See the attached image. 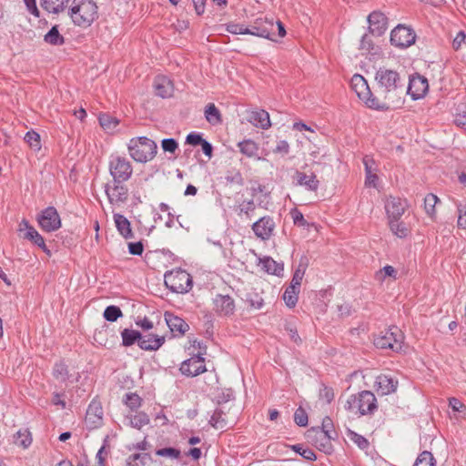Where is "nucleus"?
I'll return each mask as SVG.
<instances>
[{"mask_svg":"<svg viewBox=\"0 0 466 466\" xmlns=\"http://www.w3.org/2000/svg\"><path fill=\"white\" fill-rule=\"evenodd\" d=\"M294 178L297 185L305 187L309 191L316 192L319 187V181L314 173L308 175L304 172L296 171Z\"/></svg>","mask_w":466,"mask_h":466,"instance_id":"b1692460","label":"nucleus"},{"mask_svg":"<svg viewBox=\"0 0 466 466\" xmlns=\"http://www.w3.org/2000/svg\"><path fill=\"white\" fill-rule=\"evenodd\" d=\"M32 442L31 434L27 430L18 431L14 435V443L17 446L27 448Z\"/></svg>","mask_w":466,"mask_h":466,"instance_id":"58836bf2","label":"nucleus"},{"mask_svg":"<svg viewBox=\"0 0 466 466\" xmlns=\"http://www.w3.org/2000/svg\"><path fill=\"white\" fill-rule=\"evenodd\" d=\"M273 152L276 154H280L282 156L289 154V143L286 140H279L277 143V146L274 148Z\"/></svg>","mask_w":466,"mask_h":466,"instance_id":"e2e57ef3","label":"nucleus"},{"mask_svg":"<svg viewBox=\"0 0 466 466\" xmlns=\"http://www.w3.org/2000/svg\"><path fill=\"white\" fill-rule=\"evenodd\" d=\"M24 238H26L35 244L37 241L42 243L43 237L35 230V228H29V231L24 234Z\"/></svg>","mask_w":466,"mask_h":466,"instance_id":"0e129e2a","label":"nucleus"},{"mask_svg":"<svg viewBox=\"0 0 466 466\" xmlns=\"http://www.w3.org/2000/svg\"><path fill=\"white\" fill-rule=\"evenodd\" d=\"M348 411L364 416L372 414L378 408L377 399L370 390H363L358 394L350 395L344 405Z\"/></svg>","mask_w":466,"mask_h":466,"instance_id":"7ed1b4c3","label":"nucleus"},{"mask_svg":"<svg viewBox=\"0 0 466 466\" xmlns=\"http://www.w3.org/2000/svg\"><path fill=\"white\" fill-rule=\"evenodd\" d=\"M114 221L119 234L126 239L132 238L134 237L131 229V224L129 220L121 214L114 215Z\"/></svg>","mask_w":466,"mask_h":466,"instance_id":"cd10ccee","label":"nucleus"},{"mask_svg":"<svg viewBox=\"0 0 466 466\" xmlns=\"http://www.w3.org/2000/svg\"><path fill=\"white\" fill-rule=\"evenodd\" d=\"M371 162H372V160L368 156H366L363 158V164L365 166V171H366V181H365V183L368 186L375 187L376 186L375 182L378 179V176L376 174L372 173L371 166H370Z\"/></svg>","mask_w":466,"mask_h":466,"instance_id":"c03bdc74","label":"nucleus"},{"mask_svg":"<svg viewBox=\"0 0 466 466\" xmlns=\"http://www.w3.org/2000/svg\"><path fill=\"white\" fill-rule=\"evenodd\" d=\"M165 342L164 336L147 334L141 335L139 339V347L144 350H157Z\"/></svg>","mask_w":466,"mask_h":466,"instance_id":"393cba45","label":"nucleus"},{"mask_svg":"<svg viewBox=\"0 0 466 466\" xmlns=\"http://www.w3.org/2000/svg\"><path fill=\"white\" fill-rule=\"evenodd\" d=\"M403 334L397 326H391L375 337L374 345L381 350L400 352L402 350Z\"/></svg>","mask_w":466,"mask_h":466,"instance_id":"39448f33","label":"nucleus"},{"mask_svg":"<svg viewBox=\"0 0 466 466\" xmlns=\"http://www.w3.org/2000/svg\"><path fill=\"white\" fill-rule=\"evenodd\" d=\"M154 86L156 95L166 98L172 96L173 85L172 82L164 76H158L155 78Z\"/></svg>","mask_w":466,"mask_h":466,"instance_id":"bb28decb","label":"nucleus"},{"mask_svg":"<svg viewBox=\"0 0 466 466\" xmlns=\"http://www.w3.org/2000/svg\"><path fill=\"white\" fill-rule=\"evenodd\" d=\"M413 466H436V460L431 452L424 451L419 454Z\"/></svg>","mask_w":466,"mask_h":466,"instance_id":"ea45409f","label":"nucleus"},{"mask_svg":"<svg viewBox=\"0 0 466 466\" xmlns=\"http://www.w3.org/2000/svg\"><path fill=\"white\" fill-rule=\"evenodd\" d=\"M248 35H252L255 36L273 40L275 36V23L273 19H268L267 17L257 18L249 26H248Z\"/></svg>","mask_w":466,"mask_h":466,"instance_id":"9d476101","label":"nucleus"},{"mask_svg":"<svg viewBox=\"0 0 466 466\" xmlns=\"http://www.w3.org/2000/svg\"><path fill=\"white\" fill-rule=\"evenodd\" d=\"M164 316L166 323L172 333L182 336L189 329V326L183 319L173 313L167 311Z\"/></svg>","mask_w":466,"mask_h":466,"instance_id":"412c9836","label":"nucleus"},{"mask_svg":"<svg viewBox=\"0 0 466 466\" xmlns=\"http://www.w3.org/2000/svg\"><path fill=\"white\" fill-rule=\"evenodd\" d=\"M205 117L211 125H218L222 122V117L218 107L210 103L206 106Z\"/></svg>","mask_w":466,"mask_h":466,"instance_id":"72a5a7b5","label":"nucleus"},{"mask_svg":"<svg viewBox=\"0 0 466 466\" xmlns=\"http://www.w3.org/2000/svg\"><path fill=\"white\" fill-rule=\"evenodd\" d=\"M127 149L136 162L147 163L155 157L157 146L155 141L147 137H137L129 140Z\"/></svg>","mask_w":466,"mask_h":466,"instance_id":"20e7f679","label":"nucleus"},{"mask_svg":"<svg viewBox=\"0 0 466 466\" xmlns=\"http://www.w3.org/2000/svg\"><path fill=\"white\" fill-rule=\"evenodd\" d=\"M285 329L288 332L290 339L294 341L297 345H300L302 343V339L299 337L297 328L294 325L287 324Z\"/></svg>","mask_w":466,"mask_h":466,"instance_id":"052dcab7","label":"nucleus"},{"mask_svg":"<svg viewBox=\"0 0 466 466\" xmlns=\"http://www.w3.org/2000/svg\"><path fill=\"white\" fill-rule=\"evenodd\" d=\"M238 147L239 151L248 157H254L258 152V144L251 139H246L238 143Z\"/></svg>","mask_w":466,"mask_h":466,"instance_id":"7c9ffc66","label":"nucleus"},{"mask_svg":"<svg viewBox=\"0 0 466 466\" xmlns=\"http://www.w3.org/2000/svg\"><path fill=\"white\" fill-rule=\"evenodd\" d=\"M54 378L60 381L66 382L69 377L67 366L63 362H56L53 368Z\"/></svg>","mask_w":466,"mask_h":466,"instance_id":"4c0bfd02","label":"nucleus"},{"mask_svg":"<svg viewBox=\"0 0 466 466\" xmlns=\"http://www.w3.org/2000/svg\"><path fill=\"white\" fill-rule=\"evenodd\" d=\"M123 313L119 307L117 306H108L104 310L103 316L104 318L110 322L116 321L118 318L122 317Z\"/></svg>","mask_w":466,"mask_h":466,"instance_id":"a18cd8bd","label":"nucleus"},{"mask_svg":"<svg viewBox=\"0 0 466 466\" xmlns=\"http://www.w3.org/2000/svg\"><path fill=\"white\" fill-rule=\"evenodd\" d=\"M97 9L93 0H73L68 14L76 26L87 28L97 19Z\"/></svg>","mask_w":466,"mask_h":466,"instance_id":"f03ea898","label":"nucleus"},{"mask_svg":"<svg viewBox=\"0 0 466 466\" xmlns=\"http://www.w3.org/2000/svg\"><path fill=\"white\" fill-rule=\"evenodd\" d=\"M462 45H466V34L461 31L453 39L452 46L455 50H458L462 46Z\"/></svg>","mask_w":466,"mask_h":466,"instance_id":"69168bd1","label":"nucleus"},{"mask_svg":"<svg viewBox=\"0 0 466 466\" xmlns=\"http://www.w3.org/2000/svg\"><path fill=\"white\" fill-rule=\"evenodd\" d=\"M376 390L381 395H388L396 391L398 380L385 374H380L376 378Z\"/></svg>","mask_w":466,"mask_h":466,"instance_id":"4be33fe9","label":"nucleus"},{"mask_svg":"<svg viewBox=\"0 0 466 466\" xmlns=\"http://www.w3.org/2000/svg\"><path fill=\"white\" fill-rule=\"evenodd\" d=\"M369 30L372 35H381L387 30V17L379 11L370 13L368 16Z\"/></svg>","mask_w":466,"mask_h":466,"instance_id":"a211bd4d","label":"nucleus"},{"mask_svg":"<svg viewBox=\"0 0 466 466\" xmlns=\"http://www.w3.org/2000/svg\"><path fill=\"white\" fill-rule=\"evenodd\" d=\"M429 90L428 79L420 75L414 74L410 76L409 86L406 93L409 94L413 100H418L425 96Z\"/></svg>","mask_w":466,"mask_h":466,"instance_id":"f8f14e48","label":"nucleus"},{"mask_svg":"<svg viewBox=\"0 0 466 466\" xmlns=\"http://www.w3.org/2000/svg\"><path fill=\"white\" fill-rule=\"evenodd\" d=\"M308 438L311 440L314 445L325 453H330L332 451L331 441L336 438L329 435V433H323V431H319L314 427L309 430Z\"/></svg>","mask_w":466,"mask_h":466,"instance_id":"dca6fc26","label":"nucleus"},{"mask_svg":"<svg viewBox=\"0 0 466 466\" xmlns=\"http://www.w3.org/2000/svg\"><path fill=\"white\" fill-rule=\"evenodd\" d=\"M292 450L299 453L304 459L308 461H315L317 458L315 452L311 449H303L299 444L293 445Z\"/></svg>","mask_w":466,"mask_h":466,"instance_id":"864d4df0","label":"nucleus"},{"mask_svg":"<svg viewBox=\"0 0 466 466\" xmlns=\"http://www.w3.org/2000/svg\"><path fill=\"white\" fill-rule=\"evenodd\" d=\"M334 397L335 394L333 389L323 384L319 392V400L329 404L334 400Z\"/></svg>","mask_w":466,"mask_h":466,"instance_id":"3c124183","label":"nucleus"},{"mask_svg":"<svg viewBox=\"0 0 466 466\" xmlns=\"http://www.w3.org/2000/svg\"><path fill=\"white\" fill-rule=\"evenodd\" d=\"M294 421L300 427H305L308 424V414L306 410L299 407L294 413Z\"/></svg>","mask_w":466,"mask_h":466,"instance_id":"603ef678","label":"nucleus"},{"mask_svg":"<svg viewBox=\"0 0 466 466\" xmlns=\"http://www.w3.org/2000/svg\"><path fill=\"white\" fill-rule=\"evenodd\" d=\"M248 121L261 129H268L271 126L269 115L263 109L250 112Z\"/></svg>","mask_w":466,"mask_h":466,"instance_id":"a878e982","label":"nucleus"},{"mask_svg":"<svg viewBox=\"0 0 466 466\" xmlns=\"http://www.w3.org/2000/svg\"><path fill=\"white\" fill-rule=\"evenodd\" d=\"M416 34L410 27L399 25L390 34V42L393 46L400 48H406L415 43Z\"/></svg>","mask_w":466,"mask_h":466,"instance_id":"1a4fd4ad","label":"nucleus"},{"mask_svg":"<svg viewBox=\"0 0 466 466\" xmlns=\"http://www.w3.org/2000/svg\"><path fill=\"white\" fill-rule=\"evenodd\" d=\"M319 431H323V433H329V435L337 438L338 434L336 431L334 430L333 421L329 417H325L322 420V423L320 427H317Z\"/></svg>","mask_w":466,"mask_h":466,"instance_id":"09e8293b","label":"nucleus"},{"mask_svg":"<svg viewBox=\"0 0 466 466\" xmlns=\"http://www.w3.org/2000/svg\"><path fill=\"white\" fill-rule=\"evenodd\" d=\"M69 0H41V6L48 13L59 14L63 12Z\"/></svg>","mask_w":466,"mask_h":466,"instance_id":"c85d7f7f","label":"nucleus"},{"mask_svg":"<svg viewBox=\"0 0 466 466\" xmlns=\"http://www.w3.org/2000/svg\"><path fill=\"white\" fill-rule=\"evenodd\" d=\"M396 269L392 266L387 265L376 273V278L377 279L383 281L385 277L396 279Z\"/></svg>","mask_w":466,"mask_h":466,"instance_id":"5fc2aeb1","label":"nucleus"},{"mask_svg":"<svg viewBox=\"0 0 466 466\" xmlns=\"http://www.w3.org/2000/svg\"><path fill=\"white\" fill-rule=\"evenodd\" d=\"M161 147L165 152L175 153L178 144L174 138H165L161 142Z\"/></svg>","mask_w":466,"mask_h":466,"instance_id":"bf43d9fd","label":"nucleus"},{"mask_svg":"<svg viewBox=\"0 0 466 466\" xmlns=\"http://www.w3.org/2000/svg\"><path fill=\"white\" fill-rule=\"evenodd\" d=\"M144 246L142 242H131L128 244V251L132 255L140 256L143 253Z\"/></svg>","mask_w":466,"mask_h":466,"instance_id":"774afa93","label":"nucleus"},{"mask_svg":"<svg viewBox=\"0 0 466 466\" xmlns=\"http://www.w3.org/2000/svg\"><path fill=\"white\" fill-rule=\"evenodd\" d=\"M123 183L113 180L112 184L106 183L105 185V192L110 204H120L127 201L128 189Z\"/></svg>","mask_w":466,"mask_h":466,"instance_id":"2eb2a0df","label":"nucleus"},{"mask_svg":"<svg viewBox=\"0 0 466 466\" xmlns=\"http://www.w3.org/2000/svg\"><path fill=\"white\" fill-rule=\"evenodd\" d=\"M275 229V222L269 216L260 218L252 225V230L255 235L262 240L271 238Z\"/></svg>","mask_w":466,"mask_h":466,"instance_id":"f3484780","label":"nucleus"},{"mask_svg":"<svg viewBox=\"0 0 466 466\" xmlns=\"http://www.w3.org/2000/svg\"><path fill=\"white\" fill-rule=\"evenodd\" d=\"M103 414V408L100 402L93 400L86 410L85 418L86 423L90 428H97L102 424Z\"/></svg>","mask_w":466,"mask_h":466,"instance_id":"6ab92c4d","label":"nucleus"},{"mask_svg":"<svg viewBox=\"0 0 466 466\" xmlns=\"http://www.w3.org/2000/svg\"><path fill=\"white\" fill-rule=\"evenodd\" d=\"M227 31L233 35H248V26L242 24H228L227 25Z\"/></svg>","mask_w":466,"mask_h":466,"instance_id":"6e6d98bb","label":"nucleus"},{"mask_svg":"<svg viewBox=\"0 0 466 466\" xmlns=\"http://www.w3.org/2000/svg\"><path fill=\"white\" fill-rule=\"evenodd\" d=\"M306 268H307V265H304L301 263L299 265V267L297 268V269L295 270V272L293 274V277H292V279H291V282L289 285L290 287H293L294 289L299 290L301 281H302L305 272H306Z\"/></svg>","mask_w":466,"mask_h":466,"instance_id":"37998d69","label":"nucleus"},{"mask_svg":"<svg viewBox=\"0 0 466 466\" xmlns=\"http://www.w3.org/2000/svg\"><path fill=\"white\" fill-rule=\"evenodd\" d=\"M124 402L133 411L141 405V398L136 393H127Z\"/></svg>","mask_w":466,"mask_h":466,"instance_id":"8fccbe9b","label":"nucleus"},{"mask_svg":"<svg viewBox=\"0 0 466 466\" xmlns=\"http://www.w3.org/2000/svg\"><path fill=\"white\" fill-rule=\"evenodd\" d=\"M399 220L400 219H390V228L394 235L399 238H404L407 236L409 229L402 222H399Z\"/></svg>","mask_w":466,"mask_h":466,"instance_id":"79ce46f5","label":"nucleus"},{"mask_svg":"<svg viewBox=\"0 0 466 466\" xmlns=\"http://www.w3.org/2000/svg\"><path fill=\"white\" fill-rule=\"evenodd\" d=\"M44 41L51 46H62L65 44V37L59 33L58 26L54 25L44 35Z\"/></svg>","mask_w":466,"mask_h":466,"instance_id":"2f4dec72","label":"nucleus"},{"mask_svg":"<svg viewBox=\"0 0 466 466\" xmlns=\"http://www.w3.org/2000/svg\"><path fill=\"white\" fill-rule=\"evenodd\" d=\"M140 336L141 333L137 330L130 329H123L121 332L123 346L129 347L133 345L136 341H137V344L139 345Z\"/></svg>","mask_w":466,"mask_h":466,"instance_id":"c9c22d12","label":"nucleus"},{"mask_svg":"<svg viewBox=\"0 0 466 466\" xmlns=\"http://www.w3.org/2000/svg\"><path fill=\"white\" fill-rule=\"evenodd\" d=\"M458 208V227L466 230V206L460 204Z\"/></svg>","mask_w":466,"mask_h":466,"instance_id":"680f3d73","label":"nucleus"},{"mask_svg":"<svg viewBox=\"0 0 466 466\" xmlns=\"http://www.w3.org/2000/svg\"><path fill=\"white\" fill-rule=\"evenodd\" d=\"M290 216H291L295 225H297L299 227H303V228L308 226V222L304 218L303 214L299 209H297V208L291 209Z\"/></svg>","mask_w":466,"mask_h":466,"instance_id":"13d9d810","label":"nucleus"},{"mask_svg":"<svg viewBox=\"0 0 466 466\" xmlns=\"http://www.w3.org/2000/svg\"><path fill=\"white\" fill-rule=\"evenodd\" d=\"M248 301L251 308L255 309H260L264 305V300L258 294H255L254 297L250 296L248 299Z\"/></svg>","mask_w":466,"mask_h":466,"instance_id":"338daca9","label":"nucleus"},{"mask_svg":"<svg viewBox=\"0 0 466 466\" xmlns=\"http://www.w3.org/2000/svg\"><path fill=\"white\" fill-rule=\"evenodd\" d=\"M109 172L116 182H125L131 177L133 167L127 158L116 156L109 161Z\"/></svg>","mask_w":466,"mask_h":466,"instance_id":"6e6552de","label":"nucleus"},{"mask_svg":"<svg viewBox=\"0 0 466 466\" xmlns=\"http://www.w3.org/2000/svg\"><path fill=\"white\" fill-rule=\"evenodd\" d=\"M125 420L134 428L141 429L149 423V418L145 412L129 413L126 416Z\"/></svg>","mask_w":466,"mask_h":466,"instance_id":"c756f323","label":"nucleus"},{"mask_svg":"<svg viewBox=\"0 0 466 466\" xmlns=\"http://www.w3.org/2000/svg\"><path fill=\"white\" fill-rule=\"evenodd\" d=\"M377 83L376 104L377 110H389L400 107L403 102L405 92L404 83L397 71L380 67L375 74Z\"/></svg>","mask_w":466,"mask_h":466,"instance_id":"f257e3e1","label":"nucleus"},{"mask_svg":"<svg viewBox=\"0 0 466 466\" xmlns=\"http://www.w3.org/2000/svg\"><path fill=\"white\" fill-rule=\"evenodd\" d=\"M98 120L101 127L106 131L114 130L119 124V120L109 114H101Z\"/></svg>","mask_w":466,"mask_h":466,"instance_id":"e433bc0d","label":"nucleus"},{"mask_svg":"<svg viewBox=\"0 0 466 466\" xmlns=\"http://www.w3.org/2000/svg\"><path fill=\"white\" fill-rule=\"evenodd\" d=\"M209 424L217 430L224 431L234 425V419H229L228 415L219 408L215 410L209 420Z\"/></svg>","mask_w":466,"mask_h":466,"instance_id":"5701e85b","label":"nucleus"},{"mask_svg":"<svg viewBox=\"0 0 466 466\" xmlns=\"http://www.w3.org/2000/svg\"><path fill=\"white\" fill-rule=\"evenodd\" d=\"M167 289L176 293H187L192 288V278L189 273L181 268L167 271L164 276Z\"/></svg>","mask_w":466,"mask_h":466,"instance_id":"423d86ee","label":"nucleus"},{"mask_svg":"<svg viewBox=\"0 0 466 466\" xmlns=\"http://www.w3.org/2000/svg\"><path fill=\"white\" fill-rule=\"evenodd\" d=\"M151 461L148 453H135L127 459L126 466H147Z\"/></svg>","mask_w":466,"mask_h":466,"instance_id":"473e14b6","label":"nucleus"},{"mask_svg":"<svg viewBox=\"0 0 466 466\" xmlns=\"http://www.w3.org/2000/svg\"><path fill=\"white\" fill-rule=\"evenodd\" d=\"M205 351H198L197 355H194L190 359L184 360L180 366V371L182 374L195 377L206 371L205 360L202 355Z\"/></svg>","mask_w":466,"mask_h":466,"instance_id":"ddd939ff","label":"nucleus"},{"mask_svg":"<svg viewBox=\"0 0 466 466\" xmlns=\"http://www.w3.org/2000/svg\"><path fill=\"white\" fill-rule=\"evenodd\" d=\"M25 141L28 143V145L34 149V150H39L41 148L40 144V136L38 133L31 130L28 131L25 136Z\"/></svg>","mask_w":466,"mask_h":466,"instance_id":"de8ad7c7","label":"nucleus"},{"mask_svg":"<svg viewBox=\"0 0 466 466\" xmlns=\"http://www.w3.org/2000/svg\"><path fill=\"white\" fill-rule=\"evenodd\" d=\"M299 291V289H294L293 287L289 286L283 294V299L286 305L289 308H293L296 306L298 302V295Z\"/></svg>","mask_w":466,"mask_h":466,"instance_id":"a19ab883","label":"nucleus"},{"mask_svg":"<svg viewBox=\"0 0 466 466\" xmlns=\"http://www.w3.org/2000/svg\"><path fill=\"white\" fill-rule=\"evenodd\" d=\"M156 454L161 457H170L173 459H177L180 455V451L171 447L163 448L157 450Z\"/></svg>","mask_w":466,"mask_h":466,"instance_id":"4d7b16f0","label":"nucleus"},{"mask_svg":"<svg viewBox=\"0 0 466 466\" xmlns=\"http://www.w3.org/2000/svg\"><path fill=\"white\" fill-rule=\"evenodd\" d=\"M213 310L220 317H229L234 314L236 305L229 295L218 294L212 299Z\"/></svg>","mask_w":466,"mask_h":466,"instance_id":"4468645a","label":"nucleus"},{"mask_svg":"<svg viewBox=\"0 0 466 466\" xmlns=\"http://www.w3.org/2000/svg\"><path fill=\"white\" fill-rule=\"evenodd\" d=\"M406 208V202L399 198L390 197L385 203L389 219H400Z\"/></svg>","mask_w":466,"mask_h":466,"instance_id":"aec40b11","label":"nucleus"},{"mask_svg":"<svg viewBox=\"0 0 466 466\" xmlns=\"http://www.w3.org/2000/svg\"><path fill=\"white\" fill-rule=\"evenodd\" d=\"M260 265L263 270H265L268 274L279 275L283 270V267L277 263L271 258H264L260 259Z\"/></svg>","mask_w":466,"mask_h":466,"instance_id":"f704fd0d","label":"nucleus"},{"mask_svg":"<svg viewBox=\"0 0 466 466\" xmlns=\"http://www.w3.org/2000/svg\"><path fill=\"white\" fill-rule=\"evenodd\" d=\"M41 228L46 232H53L61 227L60 216L54 207L45 208L37 218Z\"/></svg>","mask_w":466,"mask_h":466,"instance_id":"9b49d317","label":"nucleus"},{"mask_svg":"<svg viewBox=\"0 0 466 466\" xmlns=\"http://www.w3.org/2000/svg\"><path fill=\"white\" fill-rule=\"evenodd\" d=\"M439 198L434 194H428L424 198V208L428 215L432 217L435 214V206L438 203Z\"/></svg>","mask_w":466,"mask_h":466,"instance_id":"49530a36","label":"nucleus"},{"mask_svg":"<svg viewBox=\"0 0 466 466\" xmlns=\"http://www.w3.org/2000/svg\"><path fill=\"white\" fill-rule=\"evenodd\" d=\"M350 86L356 93L358 97L364 102V104L371 109L377 110V106H372L371 103L378 102L375 95L370 89L367 80L360 75L356 74L350 80Z\"/></svg>","mask_w":466,"mask_h":466,"instance_id":"0eeeda50","label":"nucleus"}]
</instances>
